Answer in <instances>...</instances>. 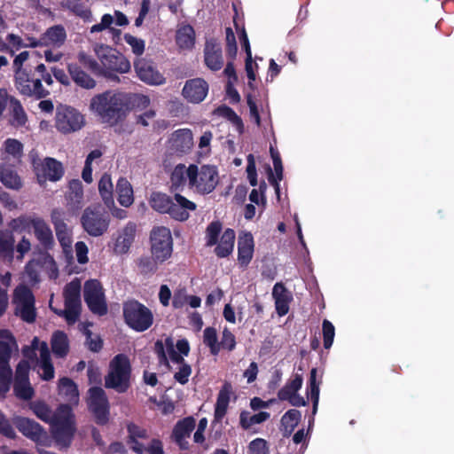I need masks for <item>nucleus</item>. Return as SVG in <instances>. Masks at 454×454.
<instances>
[{
	"label": "nucleus",
	"mask_w": 454,
	"mask_h": 454,
	"mask_svg": "<svg viewBox=\"0 0 454 454\" xmlns=\"http://www.w3.org/2000/svg\"><path fill=\"white\" fill-rule=\"evenodd\" d=\"M90 107L102 123L114 127L124 121L131 111V97L127 93L106 90L95 95L90 100Z\"/></svg>",
	"instance_id": "1"
},
{
	"label": "nucleus",
	"mask_w": 454,
	"mask_h": 454,
	"mask_svg": "<svg viewBox=\"0 0 454 454\" xmlns=\"http://www.w3.org/2000/svg\"><path fill=\"white\" fill-rule=\"evenodd\" d=\"M44 82L48 86L53 84L51 73H50L43 63L30 66L25 70H20L14 74V85L22 96L43 99L50 95V90L43 85Z\"/></svg>",
	"instance_id": "2"
},
{
	"label": "nucleus",
	"mask_w": 454,
	"mask_h": 454,
	"mask_svg": "<svg viewBox=\"0 0 454 454\" xmlns=\"http://www.w3.org/2000/svg\"><path fill=\"white\" fill-rule=\"evenodd\" d=\"M150 207L159 214L168 215L175 221L185 222L190 212L195 211L197 205L181 195L174 193L173 198L161 192H153L149 198Z\"/></svg>",
	"instance_id": "3"
},
{
	"label": "nucleus",
	"mask_w": 454,
	"mask_h": 454,
	"mask_svg": "<svg viewBox=\"0 0 454 454\" xmlns=\"http://www.w3.org/2000/svg\"><path fill=\"white\" fill-rule=\"evenodd\" d=\"M51 432L56 443L68 448L76 431L74 415L69 404L59 405L50 420Z\"/></svg>",
	"instance_id": "4"
},
{
	"label": "nucleus",
	"mask_w": 454,
	"mask_h": 454,
	"mask_svg": "<svg viewBox=\"0 0 454 454\" xmlns=\"http://www.w3.org/2000/svg\"><path fill=\"white\" fill-rule=\"evenodd\" d=\"M94 51L101 67L100 75L111 81H119L117 74H125L130 70L129 61L115 49L105 44H97Z\"/></svg>",
	"instance_id": "5"
},
{
	"label": "nucleus",
	"mask_w": 454,
	"mask_h": 454,
	"mask_svg": "<svg viewBox=\"0 0 454 454\" xmlns=\"http://www.w3.org/2000/svg\"><path fill=\"white\" fill-rule=\"evenodd\" d=\"M131 364L125 354H118L110 361L108 372L105 376V387L119 394L126 393L131 386Z\"/></svg>",
	"instance_id": "6"
},
{
	"label": "nucleus",
	"mask_w": 454,
	"mask_h": 454,
	"mask_svg": "<svg viewBox=\"0 0 454 454\" xmlns=\"http://www.w3.org/2000/svg\"><path fill=\"white\" fill-rule=\"evenodd\" d=\"M122 316L125 324L133 331L143 333L152 327L154 322L153 311L145 304L130 299L122 304Z\"/></svg>",
	"instance_id": "7"
},
{
	"label": "nucleus",
	"mask_w": 454,
	"mask_h": 454,
	"mask_svg": "<svg viewBox=\"0 0 454 454\" xmlns=\"http://www.w3.org/2000/svg\"><path fill=\"white\" fill-rule=\"evenodd\" d=\"M188 181L191 187H195L202 194L212 192L218 184V171L215 166L202 165L200 168L195 164L189 166Z\"/></svg>",
	"instance_id": "8"
},
{
	"label": "nucleus",
	"mask_w": 454,
	"mask_h": 454,
	"mask_svg": "<svg viewBox=\"0 0 454 454\" xmlns=\"http://www.w3.org/2000/svg\"><path fill=\"white\" fill-rule=\"evenodd\" d=\"M35 302V295L28 286L20 285L14 289L12 295L14 314L26 323L32 324L36 319Z\"/></svg>",
	"instance_id": "9"
},
{
	"label": "nucleus",
	"mask_w": 454,
	"mask_h": 454,
	"mask_svg": "<svg viewBox=\"0 0 454 454\" xmlns=\"http://www.w3.org/2000/svg\"><path fill=\"white\" fill-rule=\"evenodd\" d=\"M81 223L90 236L99 237L107 231L110 216L99 207H88L81 216Z\"/></svg>",
	"instance_id": "10"
},
{
	"label": "nucleus",
	"mask_w": 454,
	"mask_h": 454,
	"mask_svg": "<svg viewBox=\"0 0 454 454\" xmlns=\"http://www.w3.org/2000/svg\"><path fill=\"white\" fill-rule=\"evenodd\" d=\"M150 250L153 256L160 262L168 260L173 253V238L165 226H154L150 231Z\"/></svg>",
	"instance_id": "11"
},
{
	"label": "nucleus",
	"mask_w": 454,
	"mask_h": 454,
	"mask_svg": "<svg viewBox=\"0 0 454 454\" xmlns=\"http://www.w3.org/2000/svg\"><path fill=\"white\" fill-rule=\"evenodd\" d=\"M85 125V119L77 109L60 105L57 107L55 128L62 134H70L80 130Z\"/></svg>",
	"instance_id": "12"
},
{
	"label": "nucleus",
	"mask_w": 454,
	"mask_h": 454,
	"mask_svg": "<svg viewBox=\"0 0 454 454\" xmlns=\"http://www.w3.org/2000/svg\"><path fill=\"white\" fill-rule=\"evenodd\" d=\"M88 408L98 426H105L110 419V403L106 393L100 387L89 389Z\"/></svg>",
	"instance_id": "13"
},
{
	"label": "nucleus",
	"mask_w": 454,
	"mask_h": 454,
	"mask_svg": "<svg viewBox=\"0 0 454 454\" xmlns=\"http://www.w3.org/2000/svg\"><path fill=\"white\" fill-rule=\"evenodd\" d=\"M83 298L89 309L95 315L105 316L107 313V304L102 286L97 279L85 282Z\"/></svg>",
	"instance_id": "14"
},
{
	"label": "nucleus",
	"mask_w": 454,
	"mask_h": 454,
	"mask_svg": "<svg viewBox=\"0 0 454 454\" xmlns=\"http://www.w3.org/2000/svg\"><path fill=\"white\" fill-rule=\"evenodd\" d=\"M13 424L24 436L35 442L37 445H49V435L38 422L18 416L13 419Z\"/></svg>",
	"instance_id": "15"
},
{
	"label": "nucleus",
	"mask_w": 454,
	"mask_h": 454,
	"mask_svg": "<svg viewBox=\"0 0 454 454\" xmlns=\"http://www.w3.org/2000/svg\"><path fill=\"white\" fill-rule=\"evenodd\" d=\"M65 213L63 210L54 208L51 213V221L53 224L58 241L59 242L63 253L68 256L72 254V231L65 223Z\"/></svg>",
	"instance_id": "16"
},
{
	"label": "nucleus",
	"mask_w": 454,
	"mask_h": 454,
	"mask_svg": "<svg viewBox=\"0 0 454 454\" xmlns=\"http://www.w3.org/2000/svg\"><path fill=\"white\" fill-rule=\"evenodd\" d=\"M134 68L137 77L150 85H160L166 81L163 74L157 69L152 60L137 58L134 61Z\"/></svg>",
	"instance_id": "17"
},
{
	"label": "nucleus",
	"mask_w": 454,
	"mask_h": 454,
	"mask_svg": "<svg viewBox=\"0 0 454 454\" xmlns=\"http://www.w3.org/2000/svg\"><path fill=\"white\" fill-rule=\"evenodd\" d=\"M37 180L40 184L50 180L57 182L64 176V168L60 161L54 158L47 157L41 163L34 165Z\"/></svg>",
	"instance_id": "18"
},
{
	"label": "nucleus",
	"mask_w": 454,
	"mask_h": 454,
	"mask_svg": "<svg viewBox=\"0 0 454 454\" xmlns=\"http://www.w3.org/2000/svg\"><path fill=\"white\" fill-rule=\"evenodd\" d=\"M153 351L157 355L160 364H169L166 351L173 363L180 364V366H183V364H188L184 358V355L178 354L176 351L174 340L170 336L167 337L164 341L157 340L154 343Z\"/></svg>",
	"instance_id": "19"
},
{
	"label": "nucleus",
	"mask_w": 454,
	"mask_h": 454,
	"mask_svg": "<svg viewBox=\"0 0 454 454\" xmlns=\"http://www.w3.org/2000/svg\"><path fill=\"white\" fill-rule=\"evenodd\" d=\"M195 426L196 421L191 416L178 420L174 426L171 439L178 445L180 450H187L189 449V442L186 439L191 436Z\"/></svg>",
	"instance_id": "20"
},
{
	"label": "nucleus",
	"mask_w": 454,
	"mask_h": 454,
	"mask_svg": "<svg viewBox=\"0 0 454 454\" xmlns=\"http://www.w3.org/2000/svg\"><path fill=\"white\" fill-rule=\"evenodd\" d=\"M204 62L212 71H219L223 67V51L220 43L215 38L206 40L204 46Z\"/></svg>",
	"instance_id": "21"
},
{
	"label": "nucleus",
	"mask_w": 454,
	"mask_h": 454,
	"mask_svg": "<svg viewBox=\"0 0 454 454\" xmlns=\"http://www.w3.org/2000/svg\"><path fill=\"white\" fill-rule=\"evenodd\" d=\"M208 92V84L202 78H194L186 81L182 93L187 101L199 104L202 102Z\"/></svg>",
	"instance_id": "22"
},
{
	"label": "nucleus",
	"mask_w": 454,
	"mask_h": 454,
	"mask_svg": "<svg viewBox=\"0 0 454 454\" xmlns=\"http://www.w3.org/2000/svg\"><path fill=\"white\" fill-rule=\"evenodd\" d=\"M67 40V32L62 25H54L46 29L41 35L37 43H33L32 45H43L46 47L59 48Z\"/></svg>",
	"instance_id": "23"
},
{
	"label": "nucleus",
	"mask_w": 454,
	"mask_h": 454,
	"mask_svg": "<svg viewBox=\"0 0 454 454\" xmlns=\"http://www.w3.org/2000/svg\"><path fill=\"white\" fill-rule=\"evenodd\" d=\"M272 297L277 314L279 317L286 316L289 312L290 303L293 301L292 293L282 282H278L273 286Z\"/></svg>",
	"instance_id": "24"
},
{
	"label": "nucleus",
	"mask_w": 454,
	"mask_h": 454,
	"mask_svg": "<svg viewBox=\"0 0 454 454\" xmlns=\"http://www.w3.org/2000/svg\"><path fill=\"white\" fill-rule=\"evenodd\" d=\"M35 237L43 250L49 251L55 246L53 233L48 223L41 217L35 223L32 228Z\"/></svg>",
	"instance_id": "25"
},
{
	"label": "nucleus",
	"mask_w": 454,
	"mask_h": 454,
	"mask_svg": "<svg viewBox=\"0 0 454 454\" xmlns=\"http://www.w3.org/2000/svg\"><path fill=\"white\" fill-rule=\"evenodd\" d=\"M170 143L174 151L186 153L193 145L192 133L188 129H177L172 134Z\"/></svg>",
	"instance_id": "26"
},
{
	"label": "nucleus",
	"mask_w": 454,
	"mask_h": 454,
	"mask_svg": "<svg viewBox=\"0 0 454 454\" xmlns=\"http://www.w3.org/2000/svg\"><path fill=\"white\" fill-rule=\"evenodd\" d=\"M17 348L14 336L9 330L0 331V366H10L12 349Z\"/></svg>",
	"instance_id": "27"
},
{
	"label": "nucleus",
	"mask_w": 454,
	"mask_h": 454,
	"mask_svg": "<svg viewBox=\"0 0 454 454\" xmlns=\"http://www.w3.org/2000/svg\"><path fill=\"white\" fill-rule=\"evenodd\" d=\"M67 71L77 86L86 90L93 89L96 86V81L78 63H69Z\"/></svg>",
	"instance_id": "28"
},
{
	"label": "nucleus",
	"mask_w": 454,
	"mask_h": 454,
	"mask_svg": "<svg viewBox=\"0 0 454 454\" xmlns=\"http://www.w3.org/2000/svg\"><path fill=\"white\" fill-rule=\"evenodd\" d=\"M0 182L8 189L19 191L22 188L23 183L15 170L10 164H0Z\"/></svg>",
	"instance_id": "29"
},
{
	"label": "nucleus",
	"mask_w": 454,
	"mask_h": 454,
	"mask_svg": "<svg viewBox=\"0 0 454 454\" xmlns=\"http://www.w3.org/2000/svg\"><path fill=\"white\" fill-rule=\"evenodd\" d=\"M136 231V223L133 222H129L117 238L114 245V250L120 254L127 253L134 242Z\"/></svg>",
	"instance_id": "30"
},
{
	"label": "nucleus",
	"mask_w": 454,
	"mask_h": 454,
	"mask_svg": "<svg viewBox=\"0 0 454 454\" xmlns=\"http://www.w3.org/2000/svg\"><path fill=\"white\" fill-rule=\"evenodd\" d=\"M254 254V239L251 233L239 237L238 241V261L240 266L247 267Z\"/></svg>",
	"instance_id": "31"
},
{
	"label": "nucleus",
	"mask_w": 454,
	"mask_h": 454,
	"mask_svg": "<svg viewBox=\"0 0 454 454\" xmlns=\"http://www.w3.org/2000/svg\"><path fill=\"white\" fill-rule=\"evenodd\" d=\"M231 392V385L228 382H225L217 395L214 412L215 421L220 422L226 415L230 403Z\"/></svg>",
	"instance_id": "32"
},
{
	"label": "nucleus",
	"mask_w": 454,
	"mask_h": 454,
	"mask_svg": "<svg viewBox=\"0 0 454 454\" xmlns=\"http://www.w3.org/2000/svg\"><path fill=\"white\" fill-rule=\"evenodd\" d=\"M189 167L184 164H177L170 174L169 192L171 193H179L184 191L188 179Z\"/></svg>",
	"instance_id": "33"
},
{
	"label": "nucleus",
	"mask_w": 454,
	"mask_h": 454,
	"mask_svg": "<svg viewBox=\"0 0 454 454\" xmlns=\"http://www.w3.org/2000/svg\"><path fill=\"white\" fill-rule=\"evenodd\" d=\"M235 231L227 228L222 234L220 241L215 245V254L219 258H225L229 256L234 248Z\"/></svg>",
	"instance_id": "34"
},
{
	"label": "nucleus",
	"mask_w": 454,
	"mask_h": 454,
	"mask_svg": "<svg viewBox=\"0 0 454 454\" xmlns=\"http://www.w3.org/2000/svg\"><path fill=\"white\" fill-rule=\"evenodd\" d=\"M270 155L273 161L274 169L276 172V176H274L272 169L270 166H268V180L271 185L274 186L276 192H279V184L278 181L283 179V165L279 153L275 150L272 146L270 149Z\"/></svg>",
	"instance_id": "35"
},
{
	"label": "nucleus",
	"mask_w": 454,
	"mask_h": 454,
	"mask_svg": "<svg viewBox=\"0 0 454 454\" xmlns=\"http://www.w3.org/2000/svg\"><path fill=\"white\" fill-rule=\"evenodd\" d=\"M51 309L58 316L65 317L68 325L74 324L81 314V302L65 301V309H59L50 303Z\"/></svg>",
	"instance_id": "36"
},
{
	"label": "nucleus",
	"mask_w": 454,
	"mask_h": 454,
	"mask_svg": "<svg viewBox=\"0 0 454 454\" xmlns=\"http://www.w3.org/2000/svg\"><path fill=\"white\" fill-rule=\"evenodd\" d=\"M9 103L11 107V125L16 128L25 126L27 121V116L20 101L15 97L11 96Z\"/></svg>",
	"instance_id": "37"
},
{
	"label": "nucleus",
	"mask_w": 454,
	"mask_h": 454,
	"mask_svg": "<svg viewBox=\"0 0 454 454\" xmlns=\"http://www.w3.org/2000/svg\"><path fill=\"white\" fill-rule=\"evenodd\" d=\"M59 394L67 402L74 403L78 402L77 385L70 378L63 377L59 380Z\"/></svg>",
	"instance_id": "38"
},
{
	"label": "nucleus",
	"mask_w": 454,
	"mask_h": 454,
	"mask_svg": "<svg viewBox=\"0 0 454 454\" xmlns=\"http://www.w3.org/2000/svg\"><path fill=\"white\" fill-rule=\"evenodd\" d=\"M116 192L118 194V202L125 207H129L134 202L133 188L130 183L125 178L121 177L117 181Z\"/></svg>",
	"instance_id": "39"
},
{
	"label": "nucleus",
	"mask_w": 454,
	"mask_h": 454,
	"mask_svg": "<svg viewBox=\"0 0 454 454\" xmlns=\"http://www.w3.org/2000/svg\"><path fill=\"white\" fill-rule=\"evenodd\" d=\"M51 346L52 353L58 357H65L69 351L67 335L62 331H56L51 337Z\"/></svg>",
	"instance_id": "40"
},
{
	"label": "nucleus",
	"mask_w": 454,
	"mask_h": 454,
	"mask_svg": "<svg viewBox=\"0 0 454 454\" xmlns=\"http://www.w3.org/2000/svg\"><path fill=\"white\" fill-rule=\"evenodd\" d=\"M176 42L180 49L190 50L195 43V32L191 25H184L176 31Z\"/></svg>",
	"instance_id": "41"
},
{
	"label": "nucleus",
	"mask_w": 454,
	"mask_h": 454,
	"mask_svg": "<svg viewBox=\"0 0 454 454\" xmlns=\"http://www.w3.org/2000/svg\"><path fill=\"white\" fill-rule=\"evenodd\" d=\"M81 1L82 0H63L61 4L63 8L72 12L84 21L90 22L92 20L91 11L81 3Z\"/></svg>",
	"instance_id": "42"
},
{
	"label": "nucleus",
	"mask_w": 454,
	"mask_h": 454,
	"mask_svg": "<svg viewBox=\"0 0 454 454\" xmlns=\"http://www.w3.org/2000/svg\"><path fill=\"white\" fill-rule=\"evenodd\" d=\"M41 364L43 371L41 377L44 380H51L54 378V367L51 363L50 351L45 342H43L40 348Z\"/></svg>",
	"instance_id": "43"
},
{
	"label": "nucleus",
	"mask_w": 454,
	"mask_h": 454,
	"mask_svg": "<svg viewBox=\"0 0 454 454\" xmlns=\"http://www.w3.org/2000/svg\"><path fill=\"white\" fill-rule=\"evenodd\" d=\"M114 185L112 183L111 176L105 173L98 182V192L107 207H111L114 204Z\"/></svg>",
	"instance_id": "44"
},
{
	"label": "nucleus",
	"mask_w": 454,
	"mask_h": 454,
	"mask_svg": "<svg viewBox=\"0 0 454 454\" xmlns=\"http://www.w3.org/2000/svg\"><path fill=\"white\" fill-rule=\"evenodd\" d=\"M215 113L229 121L237 129L239 134L244 132V123L240 116L230 106L226 105L219 106L215 109Z\"/></svg>",
	"instance_id": "45"
},
{
	"label": "nucleus",
	"mask_w": 454,
	"mask_h": 454,
	"mask_svg": "<svg viewBox=\"0 0 454 454\" xmlns=\"http://www.w3.org/2000/svg\"><path fill=\"white\" fill-rule=\"evenodd\" d=\"M267 411H260L256 414L250 415L247 411H242L239 414V425L244 430L249 429L253 425L261 424L270 418Z\"/></svg>",
	"instance_id": "46"
},
{
	"label": "nucleus",
	"mask_w": 454,
	"mask_h": 454,
	"mask_svg": "<svg viewBox=\"0 0 454 454\" xmlns=\"http://www.w3.org/2000/svg\"><path fill=\"white\" fill-rule=\"evenodd\" d=\"M301 414L298 410H288L281 418V426L284 428V436H289L301 421Z\"/></svg>",
	"instance_id": "47"
},
{
	"label": "nucleus",
	"mask_w": 454,
	"mask_h": 454,
	"mask_svg": "<svg viewBox=\"0 0 454 454\" xmlns=\"http://www.w3.org/2000/svg\"><path fill=\"white\" fill-rule=\"evenodd\" d=\"M83 198V189L82 182L78 179H73L69 182L67 200L74 207H79Z\"/></svg>",
	"instance_id": "48"
},
{
	"label": "nucleus",
	"mask_w": 454,
	"mask_h": 454,
	"mask_svg": "<svg viewBox=\"0 0 454 454\" xmlns=\"http://www.w3.org/2000/svg\"><path fill=\"white\" fill-rule=\"evenodd\" d=\"M155 256H142L138 259L137 267L140 273L144 276H151L158 270V264L162 263Z\"/></svg>",
	"instance_id": "49"
},
{
	"label": "nucleus",
	"mask_w": 454,
	"mask_h": 454,
	"mask_svg": "<svg viewBox=\"0 0 454 454\" xmlns=\"http://www.w3.org/2000/svg\"><path fill=\"white\" fill-rule=\"evenodd\" d=\"M223 230V223L219 220L211 222L206 228L205 239L207 247H214L218 243Z\"/></svg>",
	"instance_id": "50"
},
{
	"label": "nucleus",
	"mask_w": 454,
	"mask_h": 454,
	"mask_svg": "<svg viewBox=\"0 0 454 454\" xmlns=\"http://www.w3.org/2000/svg\"><path fill=\"white\" fill-rule=\"evenodd\" d=\"M14 250V237L12 231H0V254L11 255Z\"/></svg>",
	"instance_id": "51"
},
{
	"label": "nucleus",
	"mask_w": 454,
	"mask_h": 454,
	"mask_svg": "<svg viewBox=\"0 0 454 454\" xmlns=\"http://www.w3.org/2000/svg\"><path fill=\"white\" fill-rule=\"evenodd\" d=\"M13 391L18 398L25 401L32 399L35 395L34 388L31 387L29 380L14 381Z\"/></svg>",
	"instance_id": "52"
},
{
	"label": "nucleus",
	"mask_w": 454,
	"mask_h": 454,
	"mask_svg": "<svg viewBox=\"0 0 454 454\" xmlns=\"http://www.w3.org/2000/svg\"><path fill=\"white\" fill-rule=\"evenodd\" d=\"M203 342L210 348L212 355H217L220 351L216 330L214 327H207L203 333Z\"/></svg>",
	"instance_id": "53"
},
{
	"label": "nucleus",
	"mask_w": 454,
	"mask_h": 454,
	"mask_svg": "<svg viewBox=\"0 0 454 454\" xmlns=\"http://www.w3.org/2000/svg\"><path fill=\"white\" fill-rule=\"evenodd\" d=\"M317 368H312L309 373V395L313 403V413L317 412L319 401V383L317 382Z\"/></svg>",
	"instance_id": "54"
},
{
	"label": "nucleus",
	"mask_w": 454,
	"mask_h": 454,
	"mask_svg": "<svg viewBox=\"0 0 454 454\" xmlns=\"http://www.w3.org/2000/svg\"><path fill=\"white\" fill-rule=\"evenodd\" d=\"M4 148L13 159L20 160L23 155V144L15 138H7L4 142Z\"/></svg>",
	"instance_id": "55"
},
{
	"label": "nucleus",
	"mask_w": 454,
	"mask_h": 454,
	"mask_svg": "<svg viewBox=\"0 0 454 454\" xmlns=\"http://www.w3.org/2000/svg\"><path fill=\"white\" fill-rule=\"evenodd\" d=\"M81 285L78 280L68 283L64 290L65 301L81 302Z\"/></svg>",
	"instance_id": "56"
},
{
	"label": "nucleus",
	"mask_w": 454,
	"mask_h": 454,
	"mask_svg": "<svg viewBox=\"0 0 454 454\" xmlns=\"http://www.w3.org/2000/svg\"><path fill=\"white\" fill-rule=\"evenodd\" d=\"M77 59L79 64L87 67L92 73L96 74H99V70H101V67L99 63L92 57L88 55L84 51H80L77 55Z\"/></svg>",
	"instance_id": "57"
},
{
	"label": "nucleus",
	"mask_w": 454,
	"mask_h": 454,
	"mask_svg": "<svg viewBox=\"0 0 454 454\" xmlns=\"http://www.w3.org/2000/svg\"><path fill=\"white\" fill-rule=\"evenodd\" d=\"M322 332L324 348L325 349H329L333 343L335 336V327L329 320L324 319L322 323Z\"/></svg>",
	"instance_id": "58"
},
{
	"label": "nucleus",
	"mask_w": 454,
	"mask_h": 454,
	"mask_svg": "<svg viewBox=\"0 0 454 454\" xmlns=\"http://www.w3.org/2000/svg\"><path fill=\"white\" fill-rule=\"evenodd\" d=\"M12 370L10 366H0V395H5L11 387Z\"/></svg>",
	"instance_id": "59"
},
{
	"label": "nucleus",
	"mask_w": 454,
	"mask_h": 454,
	"mask_svg": "<svg viewBox=\"0 0 454 454\" xmlns=\"http://www.w3.org/2000/svg\"><path fill=\"white\" fill-rule=\"evenodd\" d=\"M31 262L35 265H39L41 267H48L51 270H54L56 272L58 271L57 265L53 257L46 250L41 252L37 257H34Z\"/></svg>",
	"instance_id": "60"
},
{
	"label": "nucleus",
	"mask_w": 454,
	"mask_h": 454,
	"mask_svg": "<svg viewBox=\"0 0 454 454\" xmlns=\"http://www.w3.org/2000/svg\"><path fill=\"white\" fill-rule=\"evenodd\" d=\"M124 41L131 47L132 52L137 56L140 57L144 53L145 44L143 39L137 38L130 34H125Z\"/></svg>",
	"instance_id": "61"
},
{
	"label": "nucleus",
	"mask_w": 454,
	"mask_h": 454,
	"mask_svg": "<svg viewBox=\"0 0 454 454\" xmlns=\"http://www.w3.org/2000/svg\"><path fill=\"white\" fill-rule=\"evenodd\" d=\"M0 434L4 435L9 439H15L17 436L11 421L9 420V419L6 417V415L1 410H0Z\"/></svg>",
	"instance_id": "62"
},
{
	"label": "nucleus",
	"mask_w": 454,
	"mask_h": 454,
	"mask_svg": "<svg viewBox=\"0 0 454 454\" xmlns=\"http://www.w3.org/2000/svg\"><path fill=\"white\" fill-rule=\"evenodd\" d=\"M35 63H32L29 60V53L28 51H22L18 54L13 60V70L14 74L18 71L25 70L30 66H35Z\"/></svg>",
	"instance_id": "63"
},
{
	"label": "nucleus",
	"mask_w": 454,
	"mask_h": 454,
	"mask_svg": "<svg viewBox=\"0 0 454 454\" xmlns=\"http://www.w3.org/2000/svg\"><path fill=\"white\" fill-rule=\"evenodd\" d=\"M33 411L37 418H39L41 420L46 423H50L53 412L46 403L43 402L35 403L33 406Z\"/></svg>",
	"instance_id": "64"
}]
</instances>
